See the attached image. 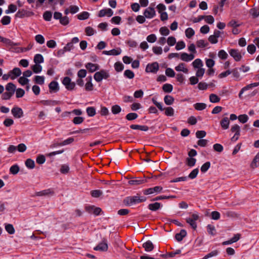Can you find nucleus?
I'll return each mask as SVG.
<instances>
[{
  "label": "nucleus",
  "instance_id": "nucleus-1",
  "mask_svg": "<svg viewBox=\"0 0 259 259\" xmlns=\"http://www.w3.org/2000/svg\"><path fill=\"white\" fill-rule=\"evenodd\" d=\"M147 198L144 196H141L140 194L137 193L135 196H131L125 197L123 203L126 206H132L138 203L146 201Z\"/></svg>",
  "mask_w": 259,
  "mask_h": 259
},
{
  "label": "nucleus",
  "instance_id": "nucleus-2",
  "mask_svg": "<svg viewBox=\"0 0 259 259\" xmlns=\"http://www.w3.org/2000/svg\"><path fill=\"white\" fill-rule=\"evenodd\" d=\"M110 77L108 71L102 69L95 73L94 77L97 82H100L103 79H107Z\"/></svg>",
  "mask_w": 259,
  "mask_h": 259
},
{
  "label": "nucleus",
  "instance_id": "nucleus-3",
  "mask_svg": "<svg viewBox=\"0 0 259 259\" xmlns=\"http://www.w3.org/2000/svg\"><path fill=\"white\" fill-rule=\"evenodd\" d=\"M62 83L69 91H72L74 90L75 87V82H72L71 78L68 76L65 77L63 78L62 80Z\"/></svg>",
  "mask_w": 259,
  "mask_h": 259
},
{
  "label": "nucleus",
  "instance_id": "nucleus-4",
  "mask_svg": "<svg viewBox=\"0 0 259 259\" xmlns=\"http://www.w3.org/2000/svg\"><path fill=\"white\" fill-rule=\"evenodd\" d=\"M108 248L107 244V240L105 238H103L102 241L94 248L96 251L102 252L107 251Z\"/></svg>",
  "mask_w": 259,
  "mask_h": 259
},
{
  "label": "nucleus",
  "instance_id": "nucleus-5",
  "mask_svg": "<svg viewBox=\"0 0 259 259\" xmlns=\"http://www.w3.org/2000/svg\"><path fill=\"white\" fill-rule=\"evenodd\" d=\"M199 219V216L197 214H193L191 217L188 218L186 219V222L188 223L192 228L195 230L197 228V224L196 221Z\"/></svg>",
  "mask_w": 259,
  "mask_h": 259
},
{
  "label": "nucleus",
  "instance_id": "nucleus-6",
  "mask_svg": "<svg viewBox=\"0 0 259 259\" xmlns=\"http://www.w3.org/2000/svg\"><path fill=\"white\" fill-rule=\"evenodd\" d=\"M159 69V64L155 62L151 64H148L146 68L147 72L156 73Z\"/></svg>",
  "mask_w": 259,
  "mask_h": 259
},
{
  "label": "nucleus",
  "instance_id": "nucleus-7",
  "mask_svg": "<svg viewBox=\"0 0 259 259\" xmlns=\"http://www.w3.org/2000/svg\"><path fill=\"white\" fill-rule=\"evenodd\" d=\"M162 190V187L161 186H155L153 188H150L143 190V194L145 195L152 194L154 193H159Z\"/></svg>",
  "mask_w": 259,
  "mask_h": 259
},
{
  "label": "nucleus",
  "instance_id": "nucleus-8",
  "mask_svg": "<svg viewBox=\"0 0 259 259\" xmlns=\"http://www.w3.org/2000/svg\"><path fill=\"white\" fill-rule=\"evenodd\" d=\"M143 14L146 18L151 19L156 15V12L154 8L149 7L145 10Z\"/></svg>",
  "mask_w": 259,
  "mask_h": 259
},
{
  "label": "nucleus",
  "instance_id": "nucleus-9",
  "mask_svg": "<svg viewBox=\"0 0 259 259\" xmlns=\"http://www.w3.org/2000/svg\"><path fill=\"white\" fill-rule=\"evenodd\" d=\"M11 112L15 118H20L23 116V110L20 107H14L11 110Z\"/></svg>",
  "mask_w": 259,
  "mask_h": 259
},
{
  "label": "nucleus",
  "instance_id": "nucleus-10",
  "mask_svg": "<svg viewBox=\"0 0 259 259\" xmlns=\"http://www.w3.org/2000/svg\"><path fill=\"white\" fill-rule=\"evenodd\" d=\"M229 54L236 61H239L242 58V56L238 50L231 49L229 51Z\"/></svg>",
  "mask_w": 259,
  "mask_h": 259
},
{
  "label": "nucleus",
  "instance_id": "nucleus-11",
  "mask_svg": "<svg viewBox=\"0 0 259 259\" xmlns=\"http://www.w3.org/2000/svg\"><path fill=\"white\" fill-rule=\"evenodd\" d=\"M113 11L110 9H104L100 10L98 14V17H103L105 16H107L108 17H111L113 15Z\"/></svg>",
  "mask_w": 259,
  "mask_h": 259
},
{
  "label": "nucleus",
  "instance_id": "nucleus-12",
  "mask_svg": "<svg viewBox=\"0 0 259 259\" xmlns=\"http://www.w3.org/2000/svg\"><path fill=\"white\" fill-rule=\"evenodd\" d=\"M195 56L194 54H188L186 53H183L181 54V59L185 62H189L192 60L194 58Z\"/></svg>",
  "mask_w": 259,
  "mask_h": 259
},
{
  "label": "nucleus",
  "instance_id": "nucleus-13",
  "mask_svg": "<svg viewBox=\"0 0 259 259\" xmlns=\"http://www.w3.org/2000/svg\"><path fill=\"white\" fill-rule=\"evenodd\" d=\"M85 67L90 72H94L99 69V65L92 63H88L86 64Z\"/></svg>",
  "mask_w": 259,
  "mask_h": 259
},
{
  "label": "nucleus",
  "instance_id": "nucleus-14",
  "mask_svg": "<svg viewBox=\"0 0 259 259\" xmlns=\"http://www.w3.org/2000/svg\"><path fill=\"white\" fill-rule=\"evenodd\" d=\"M49 88L51 93L52 92L56 93L59 90L58 83L56 81H51L49 84Z\"/></svg>",
  "mask_w": 259,
  "mask_h": 259
},
{
  "label": "nucleus",
  "instance_id": "nucleus-15",
  "mask_svg": "<svg viewBox=\"0 0 259 259\" xmlns=\"http://www.w3.org/2000/svg\"><path fill=\"white\" fill-rule=\"evenodd\" d=\"M11 75V79H14L21 74V70L19 68L15 67L12 70L9 71Z\"/></svg>",
  "mask_w": 259,
  "mask_h": 259
},
{
  "label": "nucleus",
  "instance_id": "nucleus-16",
  "mask_svg": "<svg viewBox=\"0 0 259 259\" xmlns=\"http://www.w3.org/2000/svg\"><path fill=\"white\" fill-rule=\"evenodd\" d=\"M143 247L144 248L145 251L147 252L151 251L153 250L154 246L152 242L148 240L143 244Z\"/></svg>",
  "mask_w": 259,
  "mask_h": 259
},
{
  "label": "nucleus",
  "instance_id": "nucleus-17",
  "mask_svg": "<svg viewBox=\"0 0 259 259\" xmlns=\"http://www.w3.org/2000/svg\"><path fill=\"white\" fill-rule=\"evenodd\" d=\"M30 13L28 11H27L26 10L24 9H20L18 10V11L17 12V13L15 15L16 17L18 18H24V17H28L29 16V14Z\"/></svg>",
  "mask_w": 259,
  "mask_h": 259
},
{
  "label": "nucleus",
  "instance_id": "nucleus-18",
  "mask_svg": "<svg viewBox=\"0 0 259 259\" xmlns=\"http://www.w3.org/2000/svg\"><path fill=\"white\" fill-rule=\"evenodd\" d=\"M187 235V232L185 230H181L180 232L179 233H177L175 235L176 239L180 242L181 241L183 238L186 237Z\"/></svg>",
  "mask_w": 259,
  "mask_h": 259
},
{
  "label": "nucleus",
  "instance_id": "nucleus-19",
  "mask_svg": "<svg viewBox=\"0 0 259 259\" xmlns=\"http://www.w3.org/2000/svg\"><path fill=\"white\" fill-rule=\"evenodd\" d=\"M54 194V192L51 189L42 190L36 193V195L39 196H47V195H53Z\"/></svg>",
  "mask_w": 259,
  "mask_h": 259
},
{
  "label": "nucleus",
  "instance_id": "nucleus-20",
  "mask_svg": "<svg viewBox=\"0 0 259 259\" xmlns=\"http://www.w3.org/2000/svg\"><path fill=\"white\" fill-rule=\"evenodd\" d=\"M230 120L228 117H224L220 121L221 127L224 130H227L229 128Z\"/></svg>",
  "mask_w": 259,
  "mask_h": 259
},
{
  "label": "nucleus",
  "instance_id": "nucleus-21",
  "mask_svg": "<svg viewBox=\"0 0 259 259\" xmlns=\"http://www.w3.org/2000/svg\"><path fill=\"white\" fill-rule=\"evenodd\" d=\"M16 88V85L12 82L8 83L6 87L7 92L11 93L13 95L15 92Z\"/></svg>",
  "mask_w": 259,
  "mask_h": 259
},
{
  "label": "nucleus",
  "instance_id": "nucleus-22",
  "mask_svg": "<svg viewBox=\"0 0 259 259\" xmlns=\"http://www.w3.org/2000/svg\"><path fill=\"white\" fill-rule=\"evenodd\" d=\"M146 182V179H139L135 180H131L128 181V183L132 185H139Z\"/></svg>",
  "mask_w": 259,
  "mask_h": 259
},
{
  "label": "nucleus",
  "instance_id": "nucleus-23",
  "mask_svg": "<svg viewBox=\"0 0 259 259\" xmlns=\"http://www.w3.org/2000/svg\"><path fill=\"white\" fill-rule=\"evenodd\" d=\"M161 206L160 203L155 202L149 204L148 206V208L152 211H156L160 208Z\"/></svg>",
  "mask_w": 259,
  "mask_h": 259
},
{
  "label": "nucleus",
  "instance_id": "nucleus-24",
  "mask_svg": "<svg viewBox=\"0 0 259 259\" xmlns=\"http://www.w3.org/2000/svg\"><path fill=\"white\" fill-rule=\"evenodd\" d=\"M185 64L184 63H180L177 66L175 67V69L177 71H183L185 73L188 72V69L185 67Z\"/></svg>",
  "mask_w": 259,
  "mask_h": 259
},
{
  "label": "nucleus",
  "instance_id": "nucleus-25",
  "mask_svg": "<svg viewBox=\"0 0 259 259\" xmlns=\"http://www.w3.org/2000/svg\"><path fill=\"white\" fill-rule=\"evenodd\" d=\"M40 103L45 106H54L58 104V101L55 100H41Z\"/></svg>",
  "mask_w": 259,
  "mask_h": 259
},
{
  "label": "nucleus",
  "instance_id": "nucleus-26",
  "mask_svg": "<svg viewBox=\"0 0 259 259\" xmlns=\"http://www.w3.org/2000/svg\"><path fill=\"white\" fill-rule=\"evenodd\" d=\"M34 82L38 84L42 85L45 82V77L43 76L36 75L34 78Z\"/></svg>",
  "mask_w": 259,
  "mask_h": 259
},
{
  "label": "nucleus",
  "instance_id": "nucleus-27",
  "mask_svg": "<svg viewBox=\"0 0 259 259\" xmlns=\"http://www.w3.org/2000/svg\"><path fill=\"white\" fill-rule=\"evenodd\" d=\"M174 98L170 95H166L164 98V103L167 105H171L174 102Z\"/></svg>",
  "mask_w": 259,
  "mask_h": 259
},
{
  "label": "nucleus",
  "instance_id": "nucleus-28",
  "mask_svg": "<svg viewBox=\"0 0 259 259\" xmlns=\"http://www.w3.org/2000/svg\"><path fill=\"white\" fill-rule=\"evenodd\" d=\"M2 42L5 44L7 46H11V47L17 46L19 45V44L18 43L14 42L10 39L5 38V37H3Z\"/></svg>",
  "mask_w": 259,
  "mask_h": 259
},
{
  "label": "nucleus",
  "instance_id": "nucleus-29",
  "mask_svg": "<svg viewBox=\"0 0 259 259\" xmlns=\"http://www.w3.org/2000/svg\"><path fill=\"white\" fill-rule=\"evenodd\" d=\"M89 79V80L87 81L85 85V90L88 91H91L93 90V84L92 83V76L89 77L87 79Z\"/></svg>",
  "mask_w": 259,
  "mask_h": 259
},
{
  "label": "nucleus",
  "instance_id": "nucleus-30",
  "mask_svg": "<svg viewBox=\"0 0 259 259\" xmlns=\"http://www.w3.org/2000/svg\"><path fill=\"white\" fill-rule=\"evenodd\" d=\"M192 65L195 68H201L203 66L202 61L200 59H196L193 63Z\"/></svg>",
  "mask_w": 259,
  "mask_h": 259
},
{
  "label": "nucleus",
  "instance_id": "nucleus-31",
  "mask_svg": "<svg viewBox=\"0 0 259 259\" xmlns=\"http://www.w3.org/2000/svg\"><path fill=\"white\" fill-rule=\"evenodd\" d=\"M196 45L198 48H203L208 45V42L203 39H200L196 41Z\"/></svg>",
  "mask_w": 259,
  "mask_h": 259
},
{
  "label": "nucleus",
  "instance_id": "nucleus-32",
  "mask_svg": "<svg viewBox=\"0 0 259 259\" xmlns=\"http://www.w3.org/2000/svg\"><path fill=\"white\" fill-rule=\"evenodd\" d=\"M258 85H259V82L250 83V84H248L246 86L243 87L241 89V92H244L245 91H246L247 90H250V89H252V88L256 87Z\"/></svg>",
  "mask_w": 259,
  "mask_h": 259
},
{
  "label": "nucleus",
  "instance_id": "nucleus-33",
  "mask_svg": "<svg viewBox=\"0 0 259 259\" xmlns=\"http://www.w3.org/2000/svg\"><path fill=\"white\" fill-rule=\"evenodd\" d=\"M173 89V87L169 83H165L162 86V90L165 93H170Z\"/></svg>",
  "mask_w": 259,
  "mask_h": 259
},
{
  "label": "nucleus",
  "instance_id": "nucleus-34",
  "mask_svg": "<svg viewBox=\"0 0 259 259\" xmlns=\"http://www.w3.org/2000/svg\"><path fill=\"white\" fill-rule=\"evenodd\" d=\"M194 106L196 110L200 111L205 109L206 107V105L203 103H197L194 104Z\"/></svg>",
  "mask_w": 259,
  "mask_h": 259
},
{
  "label": "nucleus",
  "instance_id": "nucleus-35",
  "mask_svg": "<svg viewBox=\"0 0 259 259\" xmlns=\"http://www.w3.org/2000/svg\"><path fill=\"white\" fill-rule=\"evenodd\" d=\"M20 168L17 164L12 165L10 168V172L13 175H16L19 171Z\"/></svg>",
  "mask_w": 259,
  "mask_h": 259
},
{
  "label": "nucleus",
  "instance_id": "nucleus-36",
  "mask_svg": "<svg viewBox=\"0 0 259 259\" xmlns=\"http://www.w3.org/2000/svg\"><path fill=\"white\" fill-rule=\"evenodd\" d=\"M25 165L30 169H32L35 167L34 161L30 158H28L25 161Z\"/></svg>",
  "mask_w": 259,
  "mask_h": 259
},
{
  "label": "nucleus",
  "instance_id": "nucleus-37",
  "mask_svg": "<svg viewBox=\"0 0 259 259\" xmlns=\"http://www.w3.org/2000/svg\"><path fill=\"white\" fill-rule=\"evenodd\" d=\"M138 117V115L136 113H130L127 114L125 118L129 121L137 119Z\"/></svg>",
  "mask_w": 259,
  "mask_h": 259
},
{
  "label": "nucleus",
  "instance_id": "nucleus-38",
  "mask_svg": "<svg viewBox=\"0 0 259 259\" xmlns=\"http://www.w3.org/2000/svg\"><path fill=\"white\" fill-rule=\"evenodd\" d=\"M44 58L40 54H36L34 57V62L36 64H39L44 62Z\"/></svg>",
  "mask_w": 259,
  "mask_h": 259
},
{
  "label": "nucleus",
  "instance_id": "nucleus-39",
  "mask_svg": "<svg viewBox=\"0 0 259 259\" xmlns=\"http://www.w3.org/2000/svg\"><path fill=\"white\" fill-rule=\"evenodd\" d=\"M186 36L187 38H191L195 34L194 30L192 28H188L185 30Z\"/></svg>",
  "mask_w": 259,
  "mask_h": 259
},
{
  "label": "nucleus",
  "instance_id": "nucleus-40",
  "mask_svg": "<svg viewBox=\"0 0 259 259\" xmlns=\"http://www.w3.org/2000/svg\"><path fill=\"white\" fill-rule=\"evenodd\" d=\"M209 100L212 103H218L220 101V98L215 94H211L209 95Z\"/></svg>",
  "mask_w": 259,
  "mask_h": 259
},
{
  "label": "nucleus",
  "instance_id": "nucleus-41",
  "mask_svg": "<svg viewBox=\"0 0 259 259\" xmlns=\"http://www.w3.org/2000/svg\"><path fill=\"white\" fill-rule=\"evenodd\" d=\"M90 14L87 12H83L77 15V18L79 20H85L89 17Z\"/></svg>",
  "mask_w": 259,
  "mask_h": 259
},
{
  "label": "nucleus",
  "instance_id": "nucleus-42",
  "mask_svg": "<svg viewBox=\"0 0 259 259\" xmlns=\"http://www.w3.org/2000/svg\"><path fill=\"white\" fill-rule=\"evenodd\" d=\"M231 73H232L233 77H234L236 80H239L240 79V73L237 68H235L233 69L231 71Z\"/></svg>",
  "mask_w": 259,
  "mask_h": 259
},
{
  "label": "nucleus",
  "instance_id": "nucleus-43",
  "mask_svg": "<svg viewBox=\"0 0 259 259\" xmlns=\"http://www.w3.org/2000/svg\"><path fill=\"white\" fill-rule=\"evenodd\" d=\"M31 68L33 70V71L35 73H38L40 72L42 70V67L40 65L36 64L33 66H31Z\"/></svg>",
  "mask_w": 259,
  "mask_h": 259
},
{
  "label": "nucleus",
  "instance_id": "nucleus-44",
  "mask_svg": "<svg viewBox=\"0 0 259 259\" xmlns=\"http://www.w3.org/2000/svg\"><path fill=\"white\" fill-rule=\"evenodd\" d=\"M231 131L232 133H235L236 135H240V126L237 124H235L232 126L231 128Z\"/></svg>",
  "mask_w": 259,
  "mask_h": 259
},
{
  "label": "nucleus",
  "instance_id": "nucleus-45",
  "mask_svg": "<svg viewBox=\"0 0 259 259\" xmlns=\"http://www.w3.org/2000/svg\"><path fill=\"white\" fill-rule=\"evenodd\" d=\"M121 111V108L118 105H113L111 107V111L113 114H117L120 113Z\"/></svg>",
  "mask_w": 259,
  "mask_h": 259
},
{
  "label": "nucleus",
  "instance_id": "nucleus-46",
  "mask_svg": "<svg viewBox=\"0 0 259 259\" xmlns=\"http://www.w3.org/2000/svg\"><path fill=\"white\" fill-rule=\"evenodd\" d=\"M5 229L10 234H13L15 233L14 228L11 224H7L5 226Z\"/></svg>",
  "mask_w": 259,
  "mask_h": 259
},
{
  "label": "nucleus",
  "instance_id": "nucleus-47",
  "mask_svg": "<svg viewBox=\"0 0 259 259\" xmlns=\"http://www.w3.org/2000/svg\"><path fill=\"white\" fill-rule=\"evenodd\" d=\"M210 166V163L207 161L204 163L201 167L200 170L202 172L204 173L207 171Z\"/></svg>",
  "mask_w": 259,
  "mask_h": 259
},
{
  "label": "nucleus",
  "instance_id": "nucleus-48",
  "mask_svg": "<svg viewBox=\"0 0 259 259\" xmlns=\"http://www.w3.org/2000/svg\"><path fill=\"white\" fill-rule=\"evenodd\" d=\"M52 17V13L50 11H46L43 14L44 19L47 21H51Z\"/></svg>",
  "mask_w": 259,
  "mask_h": 259
},
{
  "label": "nucleus",
  "instance_id": "nucleus-49",
  "mask_svg": "<svg viewBox=\"0 0 259 259\" xmlns=\"http://www.w3.org/2000/svg\"><path fill=\"white\" fill-rule=\"evenodd\" d=\"M87 113L89 116H94L96 114V109L93 107H88Z\"/></svg>",
  "mask_w": 259,
  "mask_h": 259
},
{
  "label": "nucleus",
  "instance_id": "nucleus-50",
  "mask_svg": "<svg viewBox=\"0 0 259 259\" xmlns=\"http://www.w3.org/2000/svg\"><path fill=\"white\" fill-rule=\"evenodd\" d=\"M165 114L167 116H172L174 114V110L171 107H168L165 108Z\"/></svg>",
  "mask_w": 259,
  "mask_h": 259
},
{
  "label": "nucleus",
  "instance_id": "nucleus-51",
  "mask_svg": "<svg viewBox=\"0 0 259 259\" xmlns=\"http://www.w3.org/2000/svg\"><path fill=\"white\" fill-rule=\"evenodd\" d=\"M218 253L219 251L217 250H213L205 255L202 259H208V258L215 256L218 254Z\"/></svg>",
  "mask_w": 259,
  "mask_h": 259
},
{
  "label": "nucleus",
  "instance_id": "nucleus-52",
  "mask_svg": "<svg viewBox=\"0 0 259 259\" xmlns=\"http://www.w3.org/2000/svg\"><path fill=\"white\" fill-rule=\"evenodd\" d=\"M124 75L126 77L130 78V79H132L135 76L134 73L131 70H128V69L125 70V71L124 72Z\"/></svg>",
  "mask_w": 259,
  "mask_h": 259
},
{
  "label": "nucleus",
  "instance_id": "nucleus-53",
  "mask_svg": "<svg viewBox=\"0 0 259 259\" xmlns=\"http://www.w3.org/2000/svg\"><path fill=\"white\" fill-rule=\"evenodd\" d=\"M60 21V23L63 25H67L69 24V18L67 16H64V17H61V18L59 20Z\"/></svg>",
  "mask_w": 259,
  "mask_h": 259
},
{
  "label": "nucleus",
  "instance_id": "nucleus-54",
  "mask_svg": "<svg viewBox=\"0 0 259 259\" xmlns=\"http://www.w3.org/2000/svg\"><path fill=\"white\" fill-rule=\"evenodd\" d=\"M35 40L39 44H43L45 42V38L41 34H37L35 36Z\"/></svg>",
  "mask_w": 259,
  "mask_h": 259
},
{
  "label": "nucleus",
  "instance_id": "nucleus-55",
  "mask_svg": "<svg viewBox=\"0 0 259 259\" xmlns=\"http://www.w3.org/2000/svg\"><path fill=\"white\" fill-rule=\"evenodd\" d=\"M114 67H115V69L116 71L117 72H120V71H121L123 69V65L119 62H117L115 63L114 64Z\"/></svg>",
  "mask_w": 259,
  "mask_h": 259
},
{
  "label": "nucleus",
  "instance_id": "nucleus-56",
  "mask_svg": "<svg viewBox=\"0 0 259 259\" xmlns=\"http://www.w3.org/2000/svg\"><path fill=\"white\" fill-rule=\"evenodd\" d=\"M187 164L190 167L194 166L195 164L196 160L193 157L187 158L186 159Z\"/></svg>",
  "mask_w": 259,
  "mask_h": 259
},
{
  "label": "nucleus",
  "instance_id": "nucleus-57",
  "mask_svg": "<svg viewBox=\"0 0 259 259\" xmlns=\"http://www.w3.org/2000/svg\"><path fill=\"white\" fill-rule=\"evenodd\" d=\"M11 22V17L8 16H5L1 20V23L5 25H8Z\"/></svg>",
  "mask_w": 259,
  "mask_h": 259
},
{
  "label": "nucleus",
  "instance_id": "nucleus-58",
  "mask_svg": "<svg viewBox=\"0 0 259 259\" xmlns=\"http://www.w3.org/2000/svg\"><path fill=\"white\" fill-rule=\"evenodd\" d=\"M159 32L162 35H167L169 33V30L166 26L162 27L159 29Z\"/></svg>",
  "mask_w": 259,
  "mask_h": 259
},
{
  "label": "nucleus",
  "instance_id": "nucleus-59",
  "mask_svg": "<svg viewBox=\"0 0 259 259\" xmlns=\"http://www.w3.org/2000/svg\"><path fill=\"white\" fill-rule=\"evenodd\" d=\"M257 162H259V157H257L256 155L250 164L251 167L254 168L255 167H256L257 166H258L259 163L257 164Z\"/></svg>",
  "mask_w": 259,
  "mask_h": 259
},
{
  "label": "nucleus",
  "instance_id": "nucleus-60",
  "mask_svg": "<svg viewBox=\"0 0 259 259\" xmlns=\"http://www.w3.org/2000/svg\"><path fill=\"white\" fill-rule=\"evenodd\" d=\"M199 172V169L198 168H195L194 169H193L190 173V174L188 176V177L190 178V179H195L197 175H198V173Z\"/></svg>",
  "mask_w": 259,
  "mask_h": 259
},
{
  "label": "nucleus",
  "instance_id": "nucleus-61",
  "mask_svg": "<svg viewBox=\"0 0 259 259\" xmlns=\"http://www.w3.org/2000/svg\"><path fill=\"white\" fill-rule=\"evenodd\" d=\"M239 121L242 123L246 122L248 119V116L246 114H242L238 117Z\"/></svg>",
  "mask_w": 259,
  "mask_h": 259
},
{
  "label": "nucleus",
  "instance_id": "nucleus-62",
  "mask_svg": "<svg viewBox=\"0 0 259 259\" xmlns=\"http://www.w3.org/2000/svg\"><path fill=\"white\" fill-rule=\"evenodd\" d=\"M24 94H25V91L22 89L19 88L16 90V96L17 98L22 97Z\"/></svg>",
  "mask_w": 259,
  "mask_h": 259
},
{
  "label": "nucleus",
  "instance_id": "nucleus-63",
  "mask_svg": "<svg viewBox=\"0 0 259 259\" xmlns=\"http://www.w3.org/2000/svg\"><path fill=\"white\" fill-rule=\"evenodd\" d=\"M84 118L82 117H75L72 121L75 124H79L83 122Z\"/></svg>",
  "mask_w": 259,
  "mask_h": 259
},
{
  "label": "nucleus",
  "instance_id": "nucleus-64",
  "mask_svg": "<svg viewBox=\"0 0 259 259\" xmlns=\"http://www.w3.org/2000/svg\"><path fill=\"white\" fill-rule=\"evenodd\" d=\"M218 56L220 58L223 60L226 59L228 56L227 53L223 50H220L219 52Z\"/></svg>",
  "mask_w": 259,
  "mask_h": 259
}]
</instances>
